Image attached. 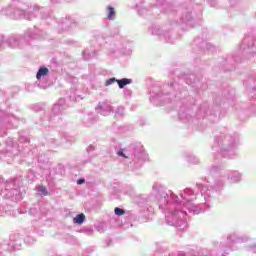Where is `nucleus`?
I'll return each mask as SVG.
<instances>
[{"label": "nucleus", "mask_w": 256, "mask_h": 256, "mask_svg": "<svg viewBox=\"0 0 256 256\" xmlns=\"http://www.w3.org/2000/svg\"><path fill=\"white\" fill-rule=\"evenodd\" d=\"M114 213H115V215H119V216L125 215V210L116 207V208L114 209Z\"/></svg>", "instance_id": "nucleus-6"}, {"label": "nucleus", "mask_w": 256, "mask_h": 256, "mask_svg": "<svg viewBox=\"0 0 256 256\" xmlns=\"http://www.w3.org/2000/svg\"><path fill=\"white\" fill-rule=\"evenodd\" d=\"M49 74V69L47 67H42L38 70L36 74L37 79H41L42 77H45V75Z\"/></svg>", "instance_id": "nucleus-1"}, {"label": "nucleus", "mask_w": 256, "mask_h": 256, "mask_svg": "<svg viewBox=\"0 0 256 256\" xmlns=\"http://www.w3.org/2000/svg\"><path fill=\"white\" fill-rule=\"evenodd\" d=\"M85 221V214L81 213L78 214L74 219L73 222L77 223L78 225H82V223Z\"/></svg>", "instance_id": "nucleus-4"}, {"label": "nucleus", "mask_w": 256, "mask_h": 256, "mask_svg": "<svg viewBox=\"0 0 256 256\" xmlns=\"http://www.w3.org/2000/svg\"><path fill=\"white\" fill-rule=\"evenodd\" d=\"M85 183V179L81 178L77 181V185H83Z\"/></svg>", "instance_id": "nucleus-8"}, {"label": "nucleus", "mask_w": 256, "mask_h": 256, "mask_svg": "<svg viewBox=\"0 0 256 256\" xmlns=\"http://www.w3.org/2000/svg\"><path fill=\"white\" fill-rule=\"evenodd\" d=\"M117 155H119L120 157H125V153H123V151H118Z\"/></svg>", "instance_id": "nucleus-9"}, {"label": "nucleus", "mask_w": 256, "mask_h": 256, "mask_svg": "<svg viewBox=\"0 0 256 256\" xmlns=\"http://www.w3.org/2000/svg\"><path fill=\"white\" fill-rule=\"evenodd\" d=\"M107 12H108L107 19H109V21H113L115 19V15H116L115 8L108 6Z\"/></svg>", "instance_id": "nucleus-2"}, {"label": "nucleus", "mask_w": 256, "mask_h": 256, "mask_svg": "<svg viewBox=\"0 0 256 256\" xmlns=\"http://www.w3.org/2000/svg\"><path fill=\"white\" fill-rule=\"evenodd\" d=\"M38 191L40 192V195H49V192L47 191V188L45 186H39Z\"/></svg>", "instance_id": "nucleus-5"}, {"label": "nucleus", "mask_w": 256, "mask_h": 256, "mask_svg": "<svg viewBox=\"0 0 256 256\" xmlns=\"http://www.w3.org/2000/svg\"><path fill=\"white\" fill-rule=\"evenodd\" d=\"M117 82V79L110 78L105 82L106 87H109V85H113V83Z\"/></svg>", "instance_id": "nucleus-7"}, {"label": "nucleus", "mask_w": 256, "mask_h": 256, "mask_svg": "<svg viewBox=\"0 0 256 256\" xmlns=\"http://www.w3.org/2000/svg\"><path fill=\"white\" fill-rule=\"evenodd\" d=\"M116 83H118V86L120 89H123L125 85H131V79L123 78V79L117 80Z\"/></svg>", "instance_id": "nucleus-3"}]
</instances>
